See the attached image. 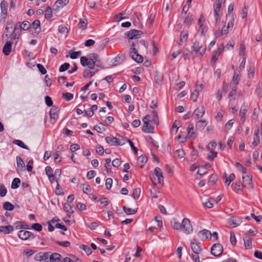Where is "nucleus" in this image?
I'll use <instances>...</instances> for the list:
<instances>
[{
	"mask_svg": "<svg viewBox=\"0 0 262 262\" xmlns=\"http://www.w3.org/2000/svg\"><path fill=\"white\" fill-rule=\"evenodd\" d=\"M203 89L204 85L201 83H199V82L197 81L195 90L190 95V98L193 102L196 101L200 92H201Z\"/></svg>",
	"mask_w": 262,
	"mask_h": 262,
	"instance_id": "obj_6",
	"label": "nucleus"
},
{
	"mask_svg": "<svg viewBox=\"0 0 262 262\" xmlns=\"http://www.w3.org/2000/svg\"><path fill=\"white\" fill-rule=\"evenodd\" d=\"M124 212L127 215L134 214L137 211V210L132 209L130 208H127L125 206L123 207Z\"/></svg>",
	"mask_w": 262,
	"mask_h": 262,
	"instance_id": "obj_46",
	"label": "nucleus"
},
{
	"mask_svg": "<svg viewBox=\"0 0 262 262\" xmlns=\"http://www.w3.org/2000/svg\"><path fill=\"white\" fill-rule=\"evenodd\" d=\"M188 37V33L187 31H182L180 35V40L179 45L181 46L184 42H186Z\"/></svg>",
	"mask_w": 262,
	"mask_h": 262,
	"instance_id": "obj_26",
	"label": "nucleus"
},
{
	"mask_svg": "<svg viewBox=\"0 0 262 262\" xmlns=\"http://www.w3.org/2000/svg\"><path fill=\"white\" fill-rule=\"evenodd\" d=\"M140 193H141V190L140 188H135L133 190V192L132 193V196L135 199H137L139 198V196L140 195Z\"/></svg>",
	"mask_w": 262,
	"mask_h": 262,
	"instance_id": "obj_49",
	"label": "nucleus"
},
{
	"mask_svg": "<svg viewBox=\"0 0 262 262\" xmlns=\"http://www.w3.org/2000/svg\"><path fill=\"white\" fill-rule=\"evenodd\" d=\"M20 183V180L19 178H14L11 184V188L13 189H16L18 188L19 186V184Z\"/></svg>",
	"mask_w": 262,
	"mask_h": 262,
	"instance_id": "obj_43",
	"label": "nucleus"
},
{
	"mask_svg": "<svg viewBox=\"0 0 262 262\" xmlns=\"http://www.w3.org/2000/svg\"><path fill=\"white\" fill-rule=\"evenodd\" d=\"M125 59V56L123 54H118L112 60V66L120 64Z\"/></svg>",
	"mask_w": 262,
	"mask_h": 262,
	"instance_id": "obj_22",
	"label": "nucleus"
},
{
	"mask_svg": "<svg viewBox=\"0 0 262 262\" xmlns=\"http://www.w3.org/2000/svg\"><path fill=\"white\" fill-rule=\"evenodd\" d=\"M18 236L23 240H27L29 238H34V236L31 232L27 230H20L18 233Z\"/></svg>",
	"mask_w": 262,
	"mask_h": 262,
	"instance_id": "obj_14",
	"label": "nucleus"
},
{
	"mask_svg": "<svg viewBox=\"0 0 262 262\" xmlns=\"http://www.w3.org/2000/svg\"><path fill=\"white\" fill-rule=\"evenodd\" d=\"M130 55L133 59L138 63L143 62V59L142 56L139 54L136 48H133L130 49Z\"/></svg>",
	"mask_w": 262,
	"mask_h": 262,
	"instance_id": "obj_11",
	"label": "nucleus"
},
{
	"mask_svg": "<svg viewBox=\"0 0 262 262\" xmlns=\"http://www.w3.org/2000/svg\"><path fill=\"white\" fill-rule=\"evenodd\" d=\"M217 181V176L215 174H212L208 181V184L211 185H214Z\"/></svg>",
	"mask_w": 262,
	"mask_h": 262,
	"instance_id": "obj_58",
	"label": "nucleus"
},
{
	"mask_svg": "<svg viewBox=\"0 0 262 262\" xmlns=\"http://www.w3.org/2000/svg\"><path fill=\"white\" fill-rule=\"evenodd\" d=\"M181 223V228L186 234H190L192 232L193 228L188 219L184 218Z\"/></svg>",
	"mask_w": 262,
	"mask_h": 262,
	"instance_id": "obj_4",
	"label": "nucleus"
},
{
	"mask_svg": "<svg viewBox=\"0 0 262 262\" xmlns=\"http://www.w3.org/2000/svg\"><path fill=\"white\" fill-rule=\"evenodd\" d=\"M194 126L193 124H189L187 130V137L188 139H194L196 138L197 134L195 132L193 131Z\"/></svg>",
	"mask_w": 262,
	"mask_h": 262,
	"instance_id": "obj_20",
	"label": "nucleus"
},
{
	"mask_svg": "<svg viewBox=\"0 0 262 262\" xmlns=\"http://www.w3.org/2000/svg\"><path fill=\"white\" fill-rule=\"evenodd\" d=\"M143 125L142 126V131L145 133H152L154 128L149 124V116L146 115L142 119Z\"/></svg>",
	"mask_w": 262,
	"mask_h": 262,
	"instance_id": "obj_3",
	"label": "nucleus"
},
{
	"mask_svg": "<svg viewBox=\"0 0 262 262\" xmlns=\"http://www.w3.org/2000/svg\"><path fill=\"white\" fill-rule=\"evenodd\" d=\"M147 161V157L144 155H141L137 159L138 166L140 168H142Z\"/></svg>",
	"mask_w": 262,
	"mask_h": 262,
	"instance_id": "obj_31",
	"label": "nucleus"
},
{
	"mask_svg": "<svg viewBox=\"0 0 262 262\" xmlns=\"http://www.w3.org/2000/svg\"><path fill=\"white\" fill-rule=\"evenodd\" d=\"M191 50L195 53L201 56H203L206 50V45L204 40H195L191 47Z\"/></svg>",
	"mask_w": 262,
	"mask_h": 262,
	"instance_id": "obj_1",
	"label": "nucleus"
},
{
	"mask_svg": "<svg viewBox=\"0 0 262 262\" xmlns=\"http://www.w3.org/2000/svg\"><path fill=\"white\" fill-rule=\"evenodd\" d=\"M17 26L21 28L23 30H28L30 27V24L28 21H24L21 24L18 23Z\"/></svg>",
	"mask_w": 262,
	"mask_h": 262,
	"instance_id": "obj_38",
	"label": "nucleus"
},
{
	"mask_svg": "<svg viewBox=\"0 0 262 262\" xmlns=\"http://www.w3.org/2000/svg\"><path fill=\"white\" fill-rule=\"evenodd\" d=\"M70 67V64L67 62H65L60 66L59 69L60 72H63L67 70Z\"/></svg>",
	"mask_w": 262,
	"mask_h": 262,
	"instance_id": "obj_57",
	"label": "nucleus"
},
{
	"mask_svg": "<svg viewBox=\"0 0 262 262\" xmlns=\"http://www.w3.org/2000/svg\"><path fill=\"white\" fill-rule=\"evenodd\" d=\"M200 253H192L191 257L194 262H200L199 254Z\"/></svg>",
	"mask_w": 262,
	"mask_h": 262,
	"instance_id": "obj_64",
	"label": "nucleus"
},
{
	"mask_svg": "<svg viewBox=\"0 0 262 262\" xmlns=\"http://www.w3.org/2000/svg\"><path fill=\"white\" fill-rule=\"evenodd\" d=\"M214 202L215 200L213 198H210L203 203V205L206 208H211L213 207Z\"/></svg>",
	"mask_w": 262,
	"mask_h": 262,
	"instance_id": "obj_37",
	"label": "nucleus"
},
{
	"mask_svg": "<svg viewBox=\"0 0 262 262\" xmlns=\"http://www.w3.org/2000/svg\"><path fill=\"white\" fill-rule=\"evenodd\" d=\"M235 178V176L234 173H231L229 177H227V174L226 173L224 174V176L223 177V179L224 180L225 183H228L227 185L229 186L230 183L232 182Z\"/></svg>",
	"mask_w": 262,
	"mask_h": 262,
	"instance_id": "obj_34",
	"label": "nucleus"
},
{
	"mask_svg": "<svg viewBox=\"0 0 262 262\" xmlns=\"http://www.w3.org/2000/svg\"><path fill=\"white\" fill-rule=\"evenodd\" d=\"M66 4H64L62 0H57L54 4V7H55V10L56 11H59L60 9L64 7Z\"/></svg>",
	"mask_w": 262,
	"mask_h": 262,
	"instance_id": "obj_40",
	"label": "nucleus"
},
{
	"mask_svg": "<svg viewBox=\"0 0 262 262\" xmlns=\"http://www.w3.org/2000/svg\"><path fill=\"white\" fill-rule=\"evenodd\" d=\"M142 34L143 33L141 31L132 29L130 31L126 32L125 33V35L129 39H134L140 38Z\"/></svg>",
	"mask_w": 262,
	"mask_h": 262,
	"instance_id": "obj_7",
	"label": "nucleus"
},
{
	"mask_svg": "<svg viewBox=\"0 0 262 262\" xmlns=\"http://www.w3.org/2000/svg\"><path fill=\"white\" fill-rule=\"evenodd\" d=\"M32 229L37 231H41L42 229V227L41 225L39 223H34L32 225Z\"/></svg>",
	"mask_w": 262,
	"mask_h": 262,
	"instance_id": "obj_63",
	"label": "nucleus"
},
{
	"mask_svg": "<svg viewBox=\"0 0 262 262\" xmlns=\"http://www.w3.org/2000/svg\"><path fill=\"white\" fill-rule=\"evenodd\" d=\"M14 230V227L11 225L0 226V232L5 234H9Z\"/></svg>",
	"mask_w": 262,
	"mask_h": 262,
	"instance_id": "obj_25",
	"label": "nucleus"
},
{
	"mask_svg": "<svg viewBox=\"0 0 262 262\" xmlns=\"http://www.w3.org/2000/svg\"><path fill=\"white\" fill-rule=\"evenodd\" d=\"M80 63L83 67L88 66L90 69H93L96 64L86 57L82 56L80 58Z\"/></svg>",
	"mask_w": 262,
	"mask_h": 262,
	"instance_id": "obj_12",
	"label": "nucleus"
},
{
	"mask_svg": "<svg viewBox=\"0 0 262 262\" xmlns=\"http://www.w3.org/2000/svg\"><path fill=\"white\" fill-rule=\"evenodd\" d=\"M246 51V47L244 42H242L240 44L239 49V54L242 56H245Z\"/></svg>",
	"mask_w": 262,
	"mask_h": 262,
	"instance_id": "obj_52",
	"label": "nucleus"
},
{
	"mask_svg": "<svg viewBox=\"0 0 262 262\" xmlns=\"http://www.w3.org/2000/svg\"><path fill=\"white\" fill-rule=\"evenodd\" d=\"M52 17V12L50 6H47L45 11V17L47 19H50Z\"/></svg>",
	"mask_w": 262,
	"mask_h": 262,
	"instance_id": "obj_41",
	"label": "nucleus"
},
{
	"mask_svg": "<svg viewBox=\"0 0 262 262\" xmlns=\"http://www.w3.org/2000/svg\"><path fill=\"white\" fill-rule=\"evenodd\" d=\"M199 237L205 240H209L211 238V232L206 229H203L198 233Z\"/></svg>",
	"mask_w": 262,
	"mask_h": 262,
	"instance_id": "obj_19",
	"label": "nucleus"
},
{
	"mask_svg": "<svg viewBox=\"0 0 262 262\" xmlns=\"http://www.w3.org/2000/svg\"><path fill=\"white\" fill-rule=\"evenodd\" d=\"M12 44L10 41H7L3 47V53L5 55H8L11 51Z\"/></svg>",
	"mask_w": 262,
	"mask_h": 262,
	"instance_id": "obj_29",
	"label": "nucleus"
},
{
	"mask_svg": "<svg viewBox=\"0 0 262 262\" xmlns=\"http://www.w3.org/2000/svg\"><path fill=\"white\" fill-rule=\"evenodd\" d=\"M202 19H204V17L203 15H201L198 20V24L199 25L198 32L200 33L202 36H204L207 31V28L205 26H204L203 23H202Z\"/></svg>",
	"mask_w": 262,
	"mask_h": 262,
	"instance_id": "obj_18",
	"label": "nucleus"
},
{
	"mask_svg": "<svg viewBox=\"0 0 262 262\" xmlns=\"http://www.w3.org/2000/svg\"><path fill=\"white\" fill-rule=\"evenodd\" d=\"M260 132L259 128H256L255 129L254 134V138H253V141L252 142V145H254V146H257L259 143V137L258 136V134Z\"/></svg>",
	"mask_w": 262,
	"mask_h": 262,
	"instance_id": "obj_28",
	"label": "nucleus"
},
{
	"mask_svg": "<svg viewBox=\"0 0 262 262\" xmlns=\"http://www.w3.org/2000/svg\"><path fill=\"white\" fill-rule=\"evenodd\" d=\"M220 55L217 54L215 52H214L212 54L211 60H210V64L213 65L216 61L217 60L218 57Z\"/></svg>",
	"mask_w": 262,
	"mask_h": 262,
	"instance_id": "obj_60",
	"label": "nucleus"
},
{
	"mask_svg": "<svg viewBox=\"0 0 262 262\" xmlns=\"http://www.w3.org/2000/svg\"><path fill=\"white\" fill-rule=\"evenodd\" d=\"M55 243L59 246L64 247H68L70 246V242L69 241H63V242H59L56 241Z\"/></svg>",
	"mask_w": 262,
	"mask_h": 262,
	"instance_id": "obj_61",
	"label": "nucleus"
},
{
	"mask_svg": "<svg viewBox=\"0 0 262 262\" xmlns=\"http://www.w3.org/2000/svg\"><path fill=\"white\" fill-rule=\"evenodd\" d=\"M16 163H17V171H25V163L19 156H17L16 158Z\"/></svg>",
	"mask_w": 262,
	"mask_h": 262,
	"instance_id": "obj_23",
	"label": "nucleus"
},
{
	"mask_svg": "<svg viewBox=\"0 0 262 262\" xmlns=\"http://www.w3.org/2000/svg\"><path fill=\"white\" fill-rule=\"evenodd\" d=\"M217 152L215 151H210V153L208 154L207 159L208 160L212 161L213 159L217 157Z\"/></svg>",
	"mask_w": 262,
	"mask_h": 262,
	"instance_id": "obj_50",
	"label": "nucleus"
},
{
	"mask_svg": "<svg viewBox=\"0 0 262 262\" xmlns=\"http://www.w3.org/2000/svg\"><path fill=\"white\" fill-rule=\"evenodd\" d=\"M171 226L173 229L175 230H179L182 227V223L178 221H174L173 223H171Z\"/></svg>",
	"mask_w": 262,
	"mask_h": 262,
	"instance_id": "obj_59",
	"label": "nucleus"
},
{
	"mask_svg": "<svg viewBox=\"0 0 262 262\" xmlns=\"http://www.w3.org/2000/svg\"><path fill=\"white\" fill-rule=\"evenodd\" d=\"M106 142L112 145H123L125 143V140L122 136H119V138L112 137H106L105 138Z\"/></svg>",
	"mask_w": 262,
	"mask_h": 262,
	"instance_id": "obj_2",
	"label": "nucleus"
},
{
	"mask_svg": "<svg viewBox=\"0 0 262 262\" xmlns=\"http://www.w3.org/2000/svg\"><path fill=\"white\" fill-rule=\"evenodd\" d=\"M1 17L6 19L8 14V3L5 0H3L1 3Z\"/></svg>",
	"mask_w": 262,
	"mask_h": 262,
	"instance_id": "obj_13",
	"label": "nucleus"
},
{
	"mask_svg": "<svg viewBox=\"0 0 262 262\" xmlns=\"http://www.w3.org/2000/svg\"><path fill=\"white\" fill-rule=\"evenodd\" d=\"M248 106L246 103H243L239 111V116L241 117V121L244 123L246 120V114L248 111Z\"/></svg>",
	"mask_w": 262,
	"mask_h": 262,
	"instance_id": "obj_16",
	"label": "nucleus"
},
{
	"mask_svg": "<svg viewBox=\"0 0 262 262\" xmlns=\"http://www.w3.org/2000/svg\"><path fill=\"white\" fill-rule=\"evenodd\" d=\"M154 173L157 179V183L160 184H163L164 178L161 169L159 167H156L154 169Z\"/></svg>",
	"mask_w": 262,
	"mask_h": 262,
	"instance_id": "obj_21",
	"label": "nucleus"
},
{
	"mask_svg": "<svg viewBox=\"0 0 262 262\" xmlns=\"http://www.w3.org/2000/svg\"><path fill=\"white\" fill-rule=\"evenodd\" d=\"M155 18V13L154 12L150 11V15L148 17L147 21L149 25L152 26Z\"/></svg>",
	"mask_w": 262,
	"mask_h": 262,
	"instance_id": "obj_48",
	"label": "nucleus"
},
{
	"mask_svg": "<svg viewBox=\"0 0 262 262\" xmlns=\"http://www.w3.org/2000/svg\"><path fill=\"white\" fill-rule=\"evenodd\" d=\"M190 246L193 253H201L203 244L196 242H192L190 243Z\"/></svg>",
	"mask_w": 262,
	"mask_h": 262,
	"instance_id": "obj_15",
	"label": "nucleus"
},
{
	"mask_svg": "<svg viewBox=\"0 0 262 262\" xmlns=\"http://www.w3.org/2000/svg\"><path fill=\"white\" fill-rule=\"evenodd\" d=\"M216 146V143L214 141H211L207 146V148L210 151H214V149Z\"/></svg>",
	"mask_w": 262,
	"mask_h": 262,
	"instance_id": "obj_53",
	"label": "nucleus"
},
{
	"mask_svg": "<svg viewBox=\"0 0 262 262\" xmlns=\"http://www.w3.org/2000/svg\"><path fill=\"white\" fill-rule=\"evenodd\" d=\"M240 77L241 76L239 74L235 71L232 78V81L235 85H237L238 83Z\"/></svg>",
	"mask_w": 262,
	"mask_h": 262,
	"instance_id": "obj_55",
	"label": "nucleus"
},
{
	"mask_svg": "<svg viewBox=\"0 0 262 262\" xmlns=\"http://www.w3.org/2000/svg\"><path fill=\"white\" fill-rule=\"evenodd\" d=\"M207 124V122L205 120H200L196 122L195 127L198 129L203 130Z\"/></svg>",
	"mask_w": 262,
	"mask_h": 262,
	"instance_id": "obj_36",
	"label": "nucleus"
},
{
	"mask_svg": "<svg viewBox=\"0 0 262 262\" xmlns=\"http://www.w3.org/2000/svg\"><path fill=\"white\" fill-rule=\"evenodd\" d=\"M242 222V218L236 216H231L227 220L228 225L232 228L239 226Z\"/></svg>",
	"mask_w": 262,
	"mask_h": 262,
	"instance_id": "obj_8",
	"label": "nucleus"
},
{
	"mask_svg": "<svg viewBox=\"0 0 262 262\" xmlns=\"http://www.w3.org/2000/svg\"><path fill=\"white\" fill-rule=\"evenodd\" d=\"M7 193V189L3 184H0V196L4 197Z\"/></svg>",
	"mask_w": 262,
	"mask_h": 262,
	"instance_id": "obj_47",
	"label": "nucleus"
},
{
	"mask_svg": "<svg viewBox=\"0 0 262 262\" xmlns=\"http://www.w3.org/2000/svg\"><path fill=\"white\" fill-rule=\"evenodd\" d=\"M59 111V108L55 105L52 106V108L50 109L49 115L51 119V121H54L53 123H55L58 118Z\"/></svg>",
	"mask_w": 262,
	"mask_h": 262,
	"instance_id": "obj_10",
	"label": "nucleus"
},
{
	"mask_svg": "<svg viewBox=\"0 0 262 262\" xmlns=\"http://www.w3.org/2000/svg\"><path fill=\"white\" fill-rule=\"evenodd\" d=\"M89 60L94 61L96 64V66H100V62L98 59V55L96 53H91L88 55Z\"/></svg>",
	"mask_w": 262,
	"mask_h": 262,
	"instance_id": "obj_30",
	"label": "nucleus"
},
{
	"mask_svg": "<svg viewBox=\"0 0 262 262\" xmlns=\"http://www.w3.org/2000/svg\"><path fill=\"white\" fill-rule=\"evenodd\" d=\"M244 245L246 248L251 249L252 248V241L251 238L248 236L246 235L243 237Z\"/></svg>",
	"mask_w": 262,
	"mask_h": 262,
	"instance_id": "obj_35",
	"label": "nucleus"
},
{
	"mask_svg": "<svg viewBox=\"0 0 262 262\" xmlns=\"http://www.w3.org/2000/svg\"><path fill=\"white\" fill-rule=\"evenodd\" d=\"M243 187L244 188H247L249 189H252L253 188L252 183V177L250 175L246 174L243 175Z\"/></svg>",
	"mask_w": 262,
	"mask_h": 262,
	"instance_id": "obj_5",
	"label": "nucleus"
},
{
	"mask_svg": "<svg viewBox=\"0 0 262 262\" xmlns=\"http://www.w3.org/2000/svg\"><path fill=\"white\" fill-rule=\"evenodd\" d=\"M32 27L35 30V33L38 34L41 31L40 23L38 19L34 20L32 24Z\"/></svg>",
	"mask_w": 262,
	"mask_h": 262,
	"instance_id": "obj_33",
	"label": "nucleus"
},
{
	"mask_svg": "<svg viewBox=\"0 0 262 262\" xmlns=\"http://www.w3.org/2000/svg\"><path fill=\"white\" fill-rule=\"evenodd\" d=\"M73 95L71 93L67 92L62 94L63 98L67 101H70L72 100L73 98Z\"/></svg>",
	"mask_w": 262,
	"mask_h": 262,
	"instance_id": "obj_54",
	"label": "nucleus"
},
{
	"mask_svg": "<svg viewBox=\"0 0 262 262\" xmlns=\"http://www.w3.org/2000/svg\"><path fill=\"white\" fill-rule=\"evenodd\" d=\"M243 188H244L243 187V184L241 183V182L239 181L238 182H236L233 187V189L234 191L241 190L243 189Z\"/></svg>",
	"mask_w": 262,
	"mask_h": 262,
	"instance_id": "obj_56",
	"label": "nucleus"
},
{
	"mask_svg": "<svg viewBox=\"0 0 262 262\" xmlns=\"http://www.w3.org/2000/svg\"><path fill=\"white\" fill-rule=\"evenodd\" d=\"M21 28L16 25L13 30V33L11 34L12 36V38L14 39H18L21 34Z\"/></svg>",
	"mask_w": 262,
	"mask_h": 262,
	"instance_id": "obj_32",
	"label": "nucleus"
},
{
	"mask_svg": "<svg viewBox=\"0 0 262 262\" xmlns=\"http://www.w3.org/2000/svg\"><path fill=\"white\" fill-rule=\"evenodd\" d=\"M229 32V29L224 25L222 30H217L215 32V35L216 37H219L223 35H226Z\"/></svg>",
	"mask_w": 262,
	"mask_h": 262,
	"instance_id": "obj_27",
	"label": "nucleus"
},
{
	"mask_svg": "<svg viewBox=\"0 0 262 262\" xmlns=\"http://www.w3.org/2000/svg\"><path fill=\"white\" fill-rule=\"evenodd\" d=\"M223 252V246L220 244H214L211 249V253L214 256H219Z\"/></svg>",
	"mask_w": 262,
	"mask_h": 262,
	"instance_id": "obj_9",
	"label": "nucleus"
},
{
	"mask_svg": "<svg viewBox=\"0 0 262 262\" xmlns=\"http://www.w3.org/2000/svg\"><path fill=\"white\" fill-rule=\"evenodd\" d=\"M13 143L18 145V146L27 150L29 149V148L28 146L26 145L24 142L19 140H15L13 141Z\"/></svg>",
	"mask_w": 262,
	"mask_h": 262,
	"instance_id": "obj_45",
	"label": "nucleus"
},
{
	"mask_svg": "<svg viewBox=\"0 0 262 262\" xmlns=\"http://www.w3.org/2000/svg\"><path fill=\"white\" fill-rule=\"evenodd\" d=\"M205 113V110L204 106H201L197 107L193 112V116L196 119L203 117Z\"/></svg>",
	"mask_w": 262,
	"mask_h": 262,
	"instance_id": "obj_17",
	"label": "nucleus"
},
{
	"mask_svg": "<svg viewBox=\"0 0 262 262\" xmlns=\"http://www.w3.org/2000/svg\"><path fill=\"white\" fill-rule=\"evenodd\" d=\"M79 27L82 30H84L87 26V20H82V19H80L79 23L78 24Z\"/></svg>",
	"mask_w": 262,
	"mask_h": 262,
	"instance_id": "obj_62",
	"label": "nucleus"
},
{
	"mask_svg": "<svg viewBox=\"0 0 262 262\" xmlns=\"http://www.w3.org/2000/svg\"><path fill=\"white\" fill-rule=\"evenodd\" d=\"M47 262H61V255L58 253L50 254V259Z\"/></svg>",
	"mask_w": 262,
	"mask_h": 262,
	"instance_id": "obj_24",
	"label": "nucleus"
},
{
	"mask_svg": "<svg viewBox=\"0 0 262 262\" xmlns=\"http://www.w3.org/2000/svg\"><path fill=\"white\" fill-rule=\"evenodd\" d=\"M235 167L240 171L242 172L243 175L246 173V169L242 166L239 163H236L235 164Z\"/></svg>",
	"mask_w": 262,
	"mask_h": 262,
	"instance_id": "obj_51",
	"label": "nucleus"
},
{
	"mask_svg": "<svg viewBox=\"0 0 262 262\" xmlns=\"http://www.w3.org/2000/svg\"><path fill=\"white\" fill-rule=\"evenodd\" d=\"M94 128L99 133H101L105 130V125L102 123H99L98 125H95Z\"/></svg>",
	"mask_w": 262,
	"mask_h": 262,
	"instance_id": "obj_42",
	"label": "nucleus"
},
{
	"mask_svg": "<svg viewBox=\"0 0 262 262\" xmlns=\"http://www.w3.org/2000/svg\"><path fill=\"white\" fill-rule=\"evenodd\" d=\"M64 209L66 212L70 214H73L74 210H73V206L71 203L69 202L66 203L64 204Z\"/></svg>",
	"mask_w": 262,
	"mask_h": 262,
	"instance_id": "obj_39",
	"label": "nucleus"
},
{
	"mask_svg": "<svg viewBox=\"0 0 262 262\" xmlns=\"http://www.w3.org/2000/svg\"><path fill=\"white\" fill-rule=\"evenodd\" d=\"M3 208L8 211H12L14 208V205L9 202H6L3 204Z\"/></svg>",
	"mask_w": 262,
	"mask_h": 262,
	"instance_id": "obj_44",
	"label": "nucleus"
}]
</instances>
